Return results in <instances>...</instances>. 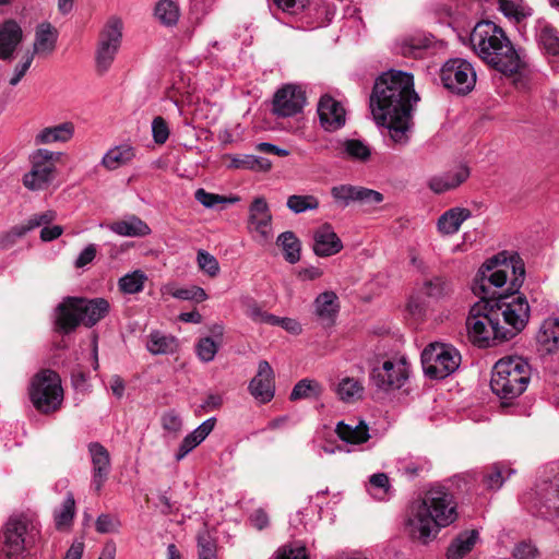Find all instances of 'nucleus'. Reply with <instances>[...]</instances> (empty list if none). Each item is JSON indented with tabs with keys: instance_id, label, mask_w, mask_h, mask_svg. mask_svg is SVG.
Masks as SVG:
<instances>
[{
	"instance_id": "nucleus-1",
	"label": "nucleus",
	"mask_w": 559,
	"mask_h": 559,
	"mask_svg": "<svg viewBox=\"0 0 559 559\" xmlns=\"http://www.w3.org/2000/svg\"><path fill=\"white\" fill-rule=\"evenodd\" d=\"M418 100L409 72L389 70L376 80L370 96L371 114L377 124L386 130L393 144L408 143L412 111Z\"/></svg>"
},
{
	"instance_id": "nucleus-2",
	"label": "nucleus",
	"mask_w": 559,
	"mask_h": 559,
	"mask_svg": "<svg viewBox=\"0 0 559 559\" xmlns=\"http://www.w3.org/2000/svg\"><path fill=\"white\" fill-rule=\"evenodd\" d=\"M456 507L453 495L447 488H430L420 500L411 506L405 521L406 534L421 545L429 544L442 528L457 520Z\"/></svg>"
},
{
	"instance_id": "nucleus-3",
	"label": "nucleus",
	"mask_w": 559,
	"mask_h": 559,
	"mask_svg": "<svg viewBox=\"0 0 559 559\" xmlns=\"http://www.w3.org/2000/svg\"><path fill=\"white\" fill-rule=\"evenodd\" d=\"M469 41L485 63L504 75L518 73L524 64L504 31L491 21L478 22L471 32Z\"/></svg>"
},
{
	"instance_id": "nucleus-4",
	"label": "nucleus",
	"mask_w": 559,
	"mask_h": 559,
	"mask_svg": "<svg viewBox=\"0 0 559 559\" xmlns=\"http://www.w3.org/2000/svg\"><path fill=\"white\" fill-rule=\"evenodd\" d=\"M510 274V289L518 290L525 275L521 259L512 255L508 260L503 254L492 257L478 270L472 290L480 298V302H493L498 298L497 289L508 282Z\"/></svg>"
},
{
	"instance_id": "nucleus-5",
	"label": "nucleus",
	"mask_w": 559,
	"mask_h": 559,
	"mask_svg": "<svg viewBox=\"0 0 559 559\" xmlns=\"http://www.w3.org/2000/svg\"><path fill=\"white\" fill-rule=\"evenodd\" d=\"M109 302L104 298L67 297L55 310V323L59 332L69 334L80 324L92 328L109 312Z\"/></svg>"
},
{
	"instance_id": "nucleus-6",
	"label": "nucleus",
	"mask_w": 559,
	"mask_h": 559,
	"mask_svg": "<svg viewBox=\"0 0 559 559\" xmlns=\"http://www.w3.org/2000/svg\"><path fill=\"white\" fill-rule=\"evenodd\" d=\"M531 380V366L519 356L499 359L491 372L490 388L502 401H512L527 389Z\"/></svg>"
},
{
	"instance_id": "nucleus-7",
	"label": "nucleus",
	"mask_w": 559,
	"mask_h": 559,
	"mask_svg": "<svg viewBox=\"0 0 559 559\" xmlns=\"http://www.w3.org/2000/svg\"><path fill=\"white\" fill-rule=\"evenodd\" d=\"M468 338L480 347L487 348L497 343L510 340L500 324V318L492 311L490 302H478L471 309L466 320Z\"/></svg>"
},
{
	"instance_id": "nucleus-8",
	"label": "nucleus",
	"mask_w": 559,
	"mask_h": 559,
	"mask_svg": "<svg viewBox=\"0 0 559 559\" xmlns=\"http://www.w3.org/2000/svg\"><path fill=\"white\" fill-rule=\"evenodd\" d=\"M39 535L38 522L28 514L11 516L2 532L1 554L4 559H23Z\"/></svg>"
},
{
	"instance_id": "nucleus-9",
	"label": "nucleus",
	"mask_w": 559,
	"mask_h": 559,
	"mask_svg": "<svg viewBox=\"0 0 559 559\" xmlns=\"http://www.w3.org/2000/svg\"><path fill=\"white\" fill-rule=\"evenodd\" d=\"M492 311L500 318L506 334L510 340L518 335L527 324L531 308L526 297L513 290L510 295L498 294L497 300L490 302Z\"/></svg>"
},
{
	"instance_id": "nucleus-10",
	"label": "nucleus",
	"mask_w": 559,
	"mask_h": 559,
	"mask_svg": "<svg viewBox=\"0 0 559 559\" xmlns=\"http://www.w3.org/2000/svg\"><path fill=\"white\" fill-rule=\"evenodd\" d=\"M28 395L34 407L44 414L56 412L63 401L59 374L50 369L37 372L31 380Z\"/></svg>"
},
{
	"instance_id": "nucleus-11",
	"label": "nucleus",
	"mask_w": 559,
	"mask_h": 559,
	"mask_svg": "<svg viewBox=\"0 0 559 559\" xmlns=\"http://www.w3.org/2000/svg\"><path fill=\"white\" fill-rule=\"evenodd\" d=\"M461 360L460 352L447 343H431L421 353L424 372L435 380H442L454 373Z\"/></svg>"
},
{
	"instance_id": "nucleus-12",
	"label": "nucleus",
	"mask_w": 559,
	"mask_h": 559,
	"mask_svg": "<svg viewBox=\"0 0 559 559\" xmlns=\"http://www.w3.org/2000/svg\"><path fill=\"white\" fill-rule=\"evenodd\" d=\"M123 22L119 16H110L103 26L95 51L96 69L105 73L111 67L122 41Z\"/></svg>"
},
{
	"instance_id": "nucleus-13",
	"label": "nucleus",
	"mask_w": 559,
	"mask_h": 559,
	"mask_svg": "<svg viewBox=\"0 0 559 559\" xmlns=\"http://www.w3.org/2000/svg\"><path fill=\"white\" fill-rule=\"evenodd\" d=\"M440 79L443 86L457 95H467L476 84V71L473 64L462 58L448 60L441 68Z\"/></svg>"
},
{
	"instance_id": "nucleus-14",
	"label": "nucleus",
	"mask_w": 559,
	"mask_h": 559,
	"mask_svg": "<svg viewBox=\"0 0 559 559\" xmlns=\"http://www.w3.org/2000/svg\"><path fill=\"white\" fill-rule=\"evenodd\" d=\"M408 378V366L404 358L388 359L374 367L370 380L374 386L383 391L401 389Z\"/></svg>"
},
{
	"instance_id": "nucleus-15",
	"label": "nucleus",
	"mask_w": 559,
	"mask_h": 559,
	"mask_svg": "<svg viewBox=\"0 0 559 559\" xmlns=\"http://www.w3.org/2000/svg\"><path fill=\"white\" fill-rule=\"evenodd\" d=\"M52 153L48 150H37L32 156V170L24 175L23 183L31 190L46 188L52 180L55 166Z\"/></svg>"
},
{
	"instance_id": "nucleus-16",
	"label": "nucleus",
	"mask_w": 559,
	"mask_h": 559,
	"mask_svg": "<svg viewBox=\"0 0 559 559\" xmlns=\"http://www.w3.org/2000/svg\"><path fill=\"white\" fill-rule=\"evenodd\" d=\"M306 104L304 90L295 84L280 88L273 99V112L278 117H293L300 112Z\"/></svg>"
},
{
	"instance_id": "nucleus-17",
	"label": "nucleus",
	"mask_w": 559,
	"mask_h": 559,
	"mask_svg": "<svg viewBox=\"0 0 559 559\" xmlns=\"http://www.w3.org/2000/svg\"><path fill=\"white\" fill-rule=\"evenodd\" d=\"M331 194L343 206L356 201L364 204H378L383 200V195L378 191L352 185L335 186L331 189Z\"/></svg>"
},
{
	"instance_id": "nucleus-18",
	"label": "nucleus",
	"mask_w": 559,
	"mask_h": 559,
	"mask_svg": "<svg viewBox=\"0 0 559 559\" xmlns=\"http://www.w3.org/2000/svg\"><path fill=\"white\" fill-rule=\"evenodd\" d=\"M88 452L92 462L91 485L96 492H99L110 473V455L108 450L99 442H91L88 444Z\"/></svg>"
},
{
	"instance_id": "nucleus-19",
	"label": "nucleus",
	"mask_w": 559,
	"mask_h": 559,
	"mask_svg": "<svg viewBox=\"0 0 559 559\" xmlns=\"http://www.w3.org/2000/svg\"><path fill=\"white\" fill-rule=\"evenodd\" d=\"M56 218L53 211H46L44 213L34 214L25 223L13 226L10 230L0 236V250H8L13 247L17 239L25 236L28 231L40 227L45 224H50Z\"/></svg>"
},
{
	"instance_id": "nucleus-20",
	"label": "nucleus",
	"mask_w": 559,
	"mask_h": 559,
	"mask_svg": "<svg viewBox=\"0 0 559 559\" xmlns=\"http://www.w3.org/2000/svg\"><path fill=\"white\" fill-rule=\"evenodd\" d=\"M320 123L325 131L333 132L345 126L344 107L330 95H323L318 104Z\"/></svg>"
},
{
	"instance_id": "nucleus-21",
	"label": "nucleus",
	"mask_w": 559,
	"mask_h": 559,
	"mask_svg": "<svg viewBox=\"0 0 559 559\" xmlns=\"http://www.w3.org/2000/svg\"><path fill=\"white\" fill-rule=\"evenodd\" d=\"M250 394L260 403L270 402L275 392L274 371L266 360L258 365V372L249 383Z\"/></svg>"
},
{
	"instance_id": "nucleus-22",
	"label": "nucleus",
	"mask_w": 559,
	"mask_h": 559,
	"mask_svg": "<svg viewBox=\"0 0 559 559\" xmlns=\"http://www.w3.org/2000/svg\"><path fill=\"white\" fill-rule=\"evenodd\" d=\"M248 228L258 233L263 240L272 235V214L266 200L262 197L255 198L249 206Z\"/></svg>"
},
{
	"instance_id": "nucleus-23",
	"label": "nucleus",
	"mask_w": 559,
	"mask_h": 559,
	"mask_svg": "<svg viewBox=\"0 0 559 559\" xmlns=\"http://www.w3.org/2000/svg\"><path fill=\"white\" fill-rule=\"evenodd\" d=\"M312 250L316 255L325 258L338 253L343 243L330 224H323L313 231Z\"/></svg>"
},
{
	"instance_id": "nucleus-24",
	"label": "nucleus",
	"mask_w": 559,
	"mask_h": 559,
	"mask_svg": "<svg viewBox=\"0 0 559 559\" xmlns=\"http://www.w3.org/2000/svg\"><path fill=\"white\" fill-rule=\"evenodd\" d=\"M469 177V168L460 164L440 175L431 177L428 187L437 194L456 189Z\"/></svg>"
},
{
	"instance_id": "nucleus-25",
	"label": "nucleus",
	"mask_w": 559,
	"mask_h": 559,
	"mask_svg": "<svg viewBox=\"0 0 559 559\" xmlns=\"http://www.w3.org/2000/svg\"><path fill=\"white\" fill-rule=\"evenodd\" d=\"M338 311L340 300L333 290H325L313 300V314L324 326L335 323Z\"/></svg>"
},
{
	"instance_id": "nucleus-26",
	"label": "nucleus",
	"mask_w": 559,
	"mask_h": 559,
	"mask_svg": "<svg viewBox=\"0 0 559 559\" xmlns=\"http://www.w3.org/2000/svg\"><path fill=\"white\" fill-rule=\"evenodd\" d=\"M107 228L121 237H145L151 234L150 226L136 215H127L122 219L112 222Z\"/></svg>"
},
{
	"instance_id": "nucleus-27",
	"label": "nucleus",
	"mask_w": 559,
	"mask_h": 559,
	"mask_svg": "<svg viewBox=\"0 0 559 559\" xmlns=\"http://www.w3.org/2000/svg\"><path fill=\"white\" fill-rule=\"evenodd\" d=\"M22 37L21 26L13 20L5 21L0 26V59L10 58Z\"/></svg>"
},
{
	"instance_id": "nucleus-28",
	"label": "nucleus",
	"mask_w": 559,
	"mask_h": 559,
	"mask_svg": "<svg viewBox=\"0 0 559 559\" xmlns=\"http://www.w3.org/2000/svg\"><path fill=\"white\" fill-rule=\"evenodd\" d=\"M472 216V212L465 207H452L445 211L437 221V229L443 236L454 235L461 225Z\"/></svg>"
},
{
	"instance_id": "nucleus-29",
	"label": "nucleus",
	"mask_w": 559,
	"mask_h": 559,
	"mask_svg": "<svg viewBox=\"0 0 559 559\" xmlns=\"http://www.w3.org/2000/svg\"><path fill=\"white\" fill-rule=\"evenodd\" d=\"M420 293L435 301L444 300L454 292L453 283L445 276L435 275L424 280Z\"/></svg>"
},
{
	"instance_id": "nucleus-30",
	"label": "nucleus",
	"mask_w": 559,
	"mask_h": 559,
	"mask_svg": "<svg viewBox=\"0 0 559 559\" xmlns=\"http://www.w3.org/2000/svg\"><path fill=\"white\" fill-rule=\"evenodd\" d=\"M335 431L346 443L360 444L370 439L369 427L364 420L340 421Z\"/></svg>"
},
{
	"instance_id": "nucleus-31",
	"label": "nucleus",
	"mask_w": 559,
	"mask_h": 559,
	"mask_svg": "<svg viewBox=\"0 0 559 559\" xmlns=\"http://www.w3.org/2000/svg\"><path fill=\"white\" fill-rule=\"evenodd\" d=\"M58 31L50 23H41L37 26L35 32V40L33 44L34 51L37 55H50L57 44Z\"/></svg>"
},
{
	"instance_id": "nucleus-32",
	"label": "nucleus",
	"mask_w": 559,
	"mask_h": 559,
	"mask_svg": "<svg viewBox=\"0 0 559 559\" xmlns=\"http://www.w3.org/2000/svg\"><path fill=\"white\" fill-rule=\"evenodd\" d=\"M179 348L178 340L159 331H152L146 342V349L152 355H173Z\"/></svg>"
},
{
	"instance_id": "nucleus-33",
	"label": "nucleus",
	"mask_w": 559,
	"mask_h": 559,
	"mask_svg": "<svg viewBox=\"0 0 559 559\" xmlns=\"http://www.w3.org/2000/svg\"><path fill=\"white\" fill-rule=\"evenodd\" d=\"M74 134L72 122H63L53 127L43 129L35 136V144H51L56 142H68Z\"/></svg>"
},
{
	"instance_id": "nucleus-34",
	"label": "nucleus",
	"mask_w": 559,
	"mask_h": 559,
	"mask_svg": "<svg viewBox=\"0 0 559 559\" xmlns=\"http://www.w3.org/2000/svg\"><path fill=\"white\" fill-rule=\"evenodd\" d=\"M537 341L548 353L559 349V318L550 317L542 323Z\"/></svg>"
},
{
	"instance_id": "nucleus-35",
	"label": "nucleus",
	"mask_w": 559,
	"mask_h": 559,
	"mask_svg": "<svg viewBox=\"0 0 559 559\" xmlns=\"http://www.w3.org/2000/svg\"><path fill=\"white\" fill-rule=\"evenodd\" d=\"M336 150L343 158H348L357 162H367L371 156L370 147L357 139H346L337 142Z\"/></svg>"
},
{
	"instance_id": "nucleus-36",
	"label": "nucleus",
	"mask_w": 559,
	"mask_h": 559,
	"mask_svg": "<svg viewBox=\"0 0 559 559\" xmlns=\"http://www.w3.org/2000/svg\"><path fill=\"white\" fill-rule=\"evenodd\" d=\"M514 473L515 471L504 463H493L484 472L481 481L487 489L498 490Z\"/></svg>"
},
{
	"instance_id": "nucleus-37",
	"label": "nucleus",
	"mask_w": 559,
	"mask_h": 559,
	"mask_svg": "<svg viewBox=\"0 0 559 559\" xmlns=\"http://www.w3.org/2000/svg\"><path fill=\"white\" fill-rule=\"evenodd\" d=\"M478 538L479 534L475 530L460 534L448 547V559H462L473 549Z\"/></svg>"
},
{
	"instance_id": "nucleus-38",
	"label": "nucleus",
	"mask_w": 559,
	"mask_h": 559,
	"mask_svg": "<svg viewBox=\"0 0 559 559\" xmlns=\"http://www.w3.org/2000/svg\"><path fill=\"white\" fill-rule=\"evenodd\" d=\"M134 156V148L131 145L121 144L110 148L103 156L102 165L109 170H114L131 162Z\"/></svg>"
},
{
	"instance_id": "nucleus-39",
	"label": "nucleus",
	"mask_w": 559,
	"mask_h": 559,
	"mask_svg": "<svg viewBox=\"0 0 559 559\" xmlns=\"http://www.w3.org/2000/svg\"><path fill=\"white\" fill-rule=\"evenodd\" d=\"M154 16L166 27L176 26L180 17L179 4L174 0H159L154 7Z\"/></svg>"
},
{
	"instance_id": "nucleus-40",
	"label": "nucleus",
	"mask_w": 559,
	"mask_h": 559,
	"mask_svg": "<svg viewBox=\"0 0 559 559\" xmlns=\"http://www.w3.org/2000/svg\"><path fill=\"white\" fill-rule=\"evenodd\" d=\"M162 293L180 300L201 302L207 299V294L199 286L177 287L175 284L169 283L162 287Z\"/></svg>"
},
{
	"instance_id": "nucleus-41",
	"label": "nucleus",
	"mask_w": 559,
	"mask_h": 559,
	"mask_svg": "<svg viewBox=\"0 0 559 559\" xmlns=\"http://www.w3.org/2000/svg\"><path fill=\"white\" fill-rule=\"evenodd\" d=\"M536 37L547 53L559 57V33L556 28L547 23H542Z\"/></svg>"
},
{
	"instance_id": "nucleus-42",
	"label": "nucleus",
	"mask_w": 559,
	"mask_h": 559,
	"mask_svg": "<svg viewBox=\"0 0 559 559\" xmlns=\"http://www.w3.org/2000/svg\"><path fill=\"white\" fill-rule=\"evenodd\" d=\"M365 388L362 383L355 378H343L336 389L338 397L346 403L354 402L362 397Z\"/></svg>"
},
{
	"instance_id": "nucleus-43",
	"label": "nucleus",
	"mask_w": 559,
	"mask_h": 559,
	"mask_svg": "<svg viewBox=\"0 0 559 559\" xmlns=\"http://www.w3.org/2000/svg\"><path fill=\"white\" fill-rule=\"evenodd\" d=\"M277 245L282 247L285 260L292 264L300 259V241L293 231L282 233L277 237Z\"/></svg>"
},
{
	"instance_id": "nucleus-44",
	"label": "nucleus",
	"mask_w": 559,
	"mask_h": 559,
	"mask_svg": "<svg viewBox=\"0 0 559 559\" xmlns=\"http://www.w3.org/2000/svg\"><path fill=\"white\" fill-rule=\"evenodd\" d=\"M396 468L401 475L413 479L421 475V473L429 471L430 463L421 457L400 459Z\"/></svg>"
},
{
	"instance_id": "nucleus-45",
	"label": "nucleus",
	"mask_w": 559,
	"mask_h": 559,
	"mask_svg": "<svg viewBox=\"0 0 559 559\" xmlns=\"http://www.w3.org/2000/svg\"><path fill=\"white\" fill-rule=\"evenodd\" d=\"M539 510H559V476L539 491Z\"/></svg>"
},
{
	"instance_id": "nucleus-46",
	"label": "nucleus",
	"mask_w": 559,
	"mask_h": 559,
	"mask_svg": "<svg viewBox=\"0 0 559 559\" xmlns=\"http://www.w3.org/2000/svg\"><path fill=\"white\" fill-rule=\"evenodd\" d=\"M147 276L140 270L123 275L118 281L119 289L123 294H138L143 290Z\"/></svg>"
},
{
	"instance_id": "nucleus-47",
	"label": "nucleus",
	"mask_w": 559,
	"mask_h": 559,
	"mask_svg": "<svg viewBox=\"0 0 559 559\" xmlns=\"http://www.w3.org/2000/svg\"><path fill=\"white\" fill-rule=\"evenodd\" d=\"M367 491L377 500H385L391 493L390 479L384 473L370 476Z\"/></svg>"
},
{
	"instance_id": "nucleus-48",
	"label": "nucleus",
	"mask_w": 559,
	"mask_h": 559,
	"mask_svg": "<svg viewBox=\"0 0 559 559\" xmlns=\"http://www.w3.org/2000/svg\"><path fill=\"white\" fill-rule=\"evenodd\" d=\"M231 166L235 168L267 171L272 167L270 159L255 155H241L233 158Z\"/></svg>"
},
{
	"instance_id": "nucleus-49",
	"label": "nucleus",
	"mask_w": 559,
	"mask_h": 559,
	"mask_svg": "<svg viewBox=\"0 0 559 559\" xmlns=\"http://www.w3.org/2000/svg\"><path fill=\"white\" fill-rule=\"evenodd\" d=\"M497 2L498 9L503 13V15L516 22H520L532 14L531 9L522 3L511 0H497Z\"/></svg>"
},
{
	"instance_id": "nucleus-50",
	"label": "nucleus",
	"mask_w": 559,
	"mask_h": 559,
	"mask_svg": "<svg viewBox=\"0 0 559 559\" xmlns=\"http://www.w3.org/2000/svg\"><path fill=\"white\" fill-rule=\"evenodd\" d=\"M198 559H218L216 540L207 531L198 534Z\"/></svg>"
},
{
	"instance_id": "nucleus-51",
	"label": "nucleus",
	"mask_w": 559,
	"mask_h": 559,
	"mask_svg": "<svg viewBox=\"0 0 559 559\" xmlns=\"http://www.w3.org/2000/svg\"><path fill=\"white\" fill-rule=\"evenodd\" d=\"M75 511V500L71 492H68L60 510L55 512V522L58 528L69 526L73 520Z\"/></svg>"
},
{
	"instance_id": "nucleus-52",
	"label": "nucleus",
	"mask_w": 559,
	"mask_h": 559,
	"mask_svg": "<svg viewBox=\"0 0 559 559\" xmlns=\"http://www.w3.org/2000/svg\"><path fill=\"white\" fill-rule=\"evenodd\" d=\"M287 207L296 213H304L308 210H316L319 207V200L314 195H298L294 194L287 199Z\"/></svg>"
},
{
	"instance_id": "nucleus-53",
	"label": "nucleus",
	"mask_w": 559,
	"mask_h": 559,
	"mask_svg": "<svg viewBox=\"0 0 559 559\" xmlns=\"http://www.w3.org/2000/svg\"><path fill=\"white\" fill-rule=\"evenodd\" d=\"M320 393V385L318 382L313 380L302 379L298 383L295 384L292 393L290 400L296 401L300 399H307L310 396H317Z\"/></svg>"
},
{
	"instance_id": "nucleus-54",
	"label": "nucleus",
	"mask_w": 559,
	"mask_h": 559,
	"mask_svg": "<svg viewBox=\"0 0 559 559\" xmlns=\"http://www.w3.org/2000/svg\"><path fill=\"white\" fill-rule=\"evenodd\" d=\"M121 521L117 515L102 513L97 516L95 528L99 534H115L121 527Z\"/></svg>"
},
{
	"instance_id": "nucleus-55",
	"label": "nucleus",
	"mask_w": 559,
	"mask_h": 559,
	"mask_svg": "<svg viewBox=\"0 0 559 559\" xmlns=\"http://www.w3.org/2000/svg\"><path fill=\"white\" fill-rule=\"evenodd\" d=\"M197 261L200 270L211 277H214L219 273V264L217 259L207 251L202 249L199 250Z\"/></svg>"
},
{
	"instance_id": "nucleus-56",
	"label": "nucleus",
	"mask_w": 559,
	"mask_h": 559,
	"mask_svg": "<svg viewBox=\"0 0 559 559\" xmlns=\"http://www.w3.org/2000/svg\"><path fill=\"white\" fill-rule=\"evenodd\" d=\"M195 350L200 360L203 362H210L217 354L218 344L211 337H203L198 342Z\"/></svg>"
},
{
	"instance_id": "nucleus-57",
	"label": "nucleus",
	"mask_w": 559,
	"mask_h": 559,
	"mask_svg": "<svg viewBox=\"0 0 559 559\" xmlns=\"http://www.w3.org/2000/svg\"><path fill=\"white\" fill-rule=\"evenodd\" d=\"M194 198L199 203L207 209H214L218 204L231 202V200H227L225 197L219 194L207 192L203 188L195 191Z\"/></svg>"
},
{
	"instance_id": "nucleus-58",
	"label": "nucleus",
	"mask_w": 559,
	"mask_h": 559,
	"mask_svg": "<svg viewBox=\"0 0 559 559\" xmlns=\"http://www.w3.org/2000/svg\"><path fill=\"white\" fill-rule=\"evenodd\" d=\"M152 135L154 142L157 144H164L169 136V128L166 120L157 116L152 121Z\"/></svg>"
},
{
	"instance_id": "nucleus-59",
	"label": "nucleus",
	"mask_w": 559,
	"mask_h": 559,
	"mask_svg": "<svg viewBox=\"0 0 559 559\" xmlns=\"http://www.w3.org/2000/svg\"><path fill=\"white\" fill-rule=\"evenodd\" d=\"M426 44L416 41L413 38L404 39L397 47V51L405 57L419 58L421 57L423 50Z\"/></svg>"
},
{
	"instance_id": "nucleus-60",
	"label": "nucleus",
	"mask_w": 559,
	"mask_h": 559,
	"mask_svg": "<svg viewBox=\"0 0 559 559\" xmlns=\"http://www.w3.org/2000/svg\"><path fill=\"white\" fill-rule=\"evenodd\" d=\"M275 559H309L302 545H286L277 550Z\"/></svg>"
},
{
	"instance_id": "nucleus-61",
	"label": "nucleus",
	"mask_w": 559,
	"mask_h": 559,
	"mask_svg": "<svg viewBox=\"0 0 559 559\" xmlns=\"http://www.w3.org/2000/svg\"><path fill=\"white\" fill-rule=\"evenodd\" d=\"M162 427L173 433H178L182 428V420L175 411H168L162 416Z\"/></svg>"
},
{
	"instance_id": "nucleus-62",
	"label": "nucleus",
	"mask_w": 559,
	"mask_h": 559,
	"mask_svg": "<svg viewBox=\"0 0 559 559\" xmlns=\"http://www.w3.org/2000/svg\"><path fill=\"white\" fill-rule=\"evenodd\" d=\"M216 424V418L211 417L199 425L190 435L201 443L213 431Z\"/></svg>"
},
{
	"instance_id": "nucleus-63",
	"label": "nucleus",
	"mask_w": 559,
	"mask_h": 559,
	"mask_svg": "<svg viewBox=\"0 0 559 559\" xmlns=\"http://www.w3.org/2000/svg\"><path fill=\"white\" fill-rule=\"evenodd\" d=\"M278 10L296 14L305 7V0H271Z\"/></svg>"
},
{
	"instance_id": "nucleus-64",
	"label": "nucleus",
	"mask_w": 559,
	"mask_h": 559,
	"mask_svg": "<svg viewBox=\"0 0 559 559\" xmlns=\"http://www.w3.org/2000/svg\"><path fill=\"white\" fill-rule=\"evenodd\" d=\"M537 556V549L530 543H520L513 550L514 559H535Z\"/></svg>"
}]
</instances>
